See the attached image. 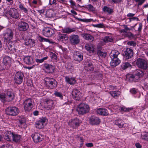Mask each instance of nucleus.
<instances>
[{"label":"nucleus","instance_id":"nucleus-23","mask_svg":"<svg viewBox=\"0 0 148 148\" xmlns=\"http://www.w3.org/2000/svg\"><path fill=\"white\" fill-rule=\"evenodd\" d=\"M86 49L90 53H94L95 49V46L91 43L86 44L85 46Z\"/></svg>","mask_w":148,"mask_h":148},{"label":"nucleus","instance_id":"nucleus-24","mask_svg":"<svg viewBox=\"0 0 148 148\" xmlns=\"http://www.w3.org/2000/svg\"><path fill=\"white\" fill-rule=\"evenodd\" d=\"M74 59L75 60L78 61H82L83 59V56L82 53L78 51L74 52Z\"/></svg>","mask_w":148,"mask_h":148},{"label":"nucleus","instance_id":"nucleus-57","mask_svg":"<svg viewBox=\"0 0 148 148\" xmlns=\"http://www.w3.org/2000/svg\"><path fill=\"white\" fill-rule=\"evenodd\" d=\"M123 27L126 30L127 32L128 31H130L131 30L132 28H133V27H131L129 28L127 26V25H124Z\"/></svg>","mask_w":148,"mask_h":148},{"label":"nucleus","instance_id":"nucleus-6","mask_svg":"<svg viewBox=\"0 0 148 148\" xmlns=\"http://www.w3.org/2000/svg\"><path fill=\"white\" fill-rule=\"evenodd\" d=\"M136 64L138 67L143 69H146L148 67L147 61L142 58H138L136 60Z\"/></svg>","mask_w":148,"mask_h":148},{"label":"nucleus","instance_id":"nucleus-56","mask_svg":"<svg viewBox=\"0 0 148 148\" xmlns=\"http://www.w3.org/2000/svg\"><path fill=\"white\" fill-rule=\"evenodd\" d=\"M2 148H12L11 146L9 144H5L2 146Z\"/></svg>","mask_w":148,"mask_h":148},{"label":"nucleus","instance_id":"nucleus-63","mask_svg":"<svg viewBox=\"0 0 148 148\" xmlns=\"http://www.w3.org/2000/svg\"><path fill=\"white\" fill-rule=\"evenodd\" d=\"M85 145L87 147H91L93 146V144L92 143H86V144Z\"/></svg>","mask_w":148,"mask_h":148},{"label":"nucleus","instance_id":"nucleus-42","mask_svg":"<svg viewBox=\"0 0 148 148\" xmlns=\"http://www.w3.org/2000/svg\"><path fill=\"white\" fill-rule=\"evenodd\" d=\"M143 72L140 70H137L135 71V75L139 77H142L143 75Z\"/></svg>","mask_w":148,"mask_h":148},{"label":"nucleus","instance_id":"nucleus-61","mask_svg":"<svg viewBox=\"0 0 148 148\" xmlns=\"http://www.w3.org/2000/svg\"><path fill=\"white\" fill-rule=\"evenodd\" d=\"M130 92L133 94H136L137 92V91L135 88H132L130 90Z\"/></svg>","mask_w":148,"mask_h":148},{"label":"nucleus","instance_id":"nucleus-8","mask_svg":"<svg viewBox=\"0 0 148 148\" xmlns=\"http://www.w3.org/2000/svg\"><path fill=\"white\" fill-rule=\"evenodd\" d=\"M55 101L50 99H47L45 101V108L47 110H51L53 109L55 107Z\"/></svg>","mask_w":148,"mask_h":148},{"label":"nucleus","instance_id":"nucleus-39","mask_svg":"<svg viewBox=\"0 0 148 148\" xmlns=\"http://www.w3.org/2000/svg\"><path fill=\"white\" fill-rule=\"evenodd\" d=\"M83 7L86 8L90 12L94 11L95 8L91 4L85 5L83 6Z\"/></svg>","mask_w":148,"mask_h":148},{"label":"nucleus","instance_id":"nucleus-14","mask_svg":"<svg viewBox=\"0 0 148 148\" xmlns=\"http://www.w3.org/2000/svg\"><path fill=\"white\" fill-rule=\"evenodd\" d=\"M18 29L20 31H26L29 27V25L27 23L21 21L19 22L18 25Z\"/></svg>","mask_w":148,"mask_h":148},{"label":"nucleus","instance_id":"nucleus-52","mask_svg":"<svg viewBox=\"0 0 148 148\" xmlns=\"http://www.w3.org/2000/svg\"><path fill=\"white\" fill-rule=\"evenodd\" d=\"M69 2L71 4V6L72 8H73L74 7H76V4L75 2L73 0H69Z\"/></svg>","mask_w":148,"mask_h":148},{"label":"nucleus","instance_id":"nucleus-59","mask_svg":"<svg viewBox=\"0 0 148 148\" xmlns=\"http://www.w3.org/2000/svg\"><path fill=\"white\" fill-rule=\"evenodd\" d=\"M87 65L89 67H90L91 69L89 68V69L91 71H93V68L92 66V64L91 63H88Z\"/></svg>","mask_w":148,"mask_h":148},{"label":"nucleus","instance_id":"nucleus-36","mask_svg":"<svg viewBox=\"0 0 148 148\" xmlns=\"http://www.w3.org/2000/svg\"><path fill=\"white\" fill-rule=\"evenodd\" d=\"M115 124L118 126L119 128H122L124 125V121L122 119H118L114 122Z\"/></svg>","mask_w":148,"mask_h":148},{"label":"nucleus","instance_id":"nucleus-17","mask_svg":"<svg viewBox=\"0 0 148 148\" xmlns=\"http://www.w3.org/2000/svg\"><path fill=\"white\" fill-rule=\"evenodd\" d=\"M72 95L73 99L79 100L82 97V94L77 89H74L72 93Z\"/></svg>","mask_w":148,"mask_h":148},{"label":"nucleus","instance_id":"nucleus-48","mask_svg":"<svg viewBox=\"0 0 148 148\" xmlns=\"http://www.w3.org/2000/svg\"><path fill=\"white\" fill-rule=\"evenodd\" d=\"M54 95L56 97H59L61 99H62L63 98V95L60 92L56 91Z\"/></svg>","mask_w":148,"mask_h":148},{"label":"nucleus","instance_id":"nucleus-31","mask_svg":"<svg viewBox=\"0 0 148 148\" xmlns=\"http://www.w3.org/2000/svg\"><path fill=\"white\" fill-rule=\"evenodd\" d=\"M82 35L84 38L90 42L94 40V37L90 34L84 33L82 34Z\"/></svg>","mask_w":148,"mask_h":148},{"label":"nucleus","instance_id":"nucleus-28","mask_svg":"<svg viewBox=\"0 0 148 148\" xmlns=\"http://www.w3.org/2000/svg\"><path fill=\"white\" fill-rule=\"evenodd\" d=\"M65 81L70 85H73L76 82V80L74 77L69 76L65 77Z\"/></svg>","mask_w":148,"mask_h":148},{"label":"nucleus","instance_id":"nucleus-55","mask_svg":"<svg viewBox=\"0 0 148 148\" xmlns=\"http://www.w3.org/2000/svg\"><path fill=\"white\" fill-rule=\"evenodd\" d=\"M94 26L97 27L102 28L104 27V25L103 23H99L94 25Z\"/></svg>","mask_w":148,"mask_h":148},{"label":"nucleus","instance_id":"nucleus-22","mask_svg":"<svg viewBox=\"0 0 148 148\" xmlns=\"http://www.w3.org/2000/svg\"><path fill=\"white\" fill-rule=\"evenodd\" d=\"M89 122L92 125H97L99 123L100 120L98 117L92 116L90 118Z\"/></svg>","mask_w":148,"mask_h":148},{"label":"nucleus","instance_id":"nucleus-5","mask_svg":"<svg viewBox=\"0 0 148 148\" xmlns=\"http://www.w3.org/2000/svg\"><path fill=\"white\" fill-rule=\"evenodd\" d=\"M6 114L11 116L17 115L19 112L18 109L15 107H10L7 108L6 110Z\"/></svg>","mask_w":148,"mask_h":148},{"label":"nucleus","instance_id":"nucleus-51","mask_svg":"<svg viewBox=\"0 0 148 148\" xmlns=\"http://www.w3.org/2000/svg\"><path fill=\"white\" fill-rule=\"evenodd\" d=\"M121 110L124 112H127L130 110L131 108H126L124 106H123L120 108Z\"/></svg>","mask_w":148,"mask_h":148},{"label":"nucleus","instance_id":"nucleus-3","mask_svg":"<svg viewBox=\"0 0 148 148\" xmlns=\"http://www.w3.org/2000/svg\"><path fill=\"white\" fill-rule=\"evenodd\" d=\"M45 82L46 85L51 89L56 88L57 85V82L53 78L46 77L45 79Z\"/></svg>","mask_w":148,"mask_h":148},{"label":"nucleus","instance_id":"nucleus-43","mask_svg":"<svg viewBox=\"0 0 148 148\" xmlns=\"http://www.w3.org/2000/svg\"><path fill=\"white\" fill-rule=\"evenodd\" d=\"M5 95L3 93H0V100L3 102H5L6 101L5 98Z\"/></svg>","mask_w":148,"mask_h":148},{"label":"nucleus","instance_id":"nucleus-32","mask_svg":"<svg viewBox=\"0 0 148 148\" xmlns=\"http://www.w3.org/2000/svg\"><path fill=\"white\" fill-rule=\"evenodd\" d=\"M103 49L100 46L97 47V54L99 56L105 57L106 56V53L103 52Z\"/></svg>","mask_w":148,"mask_h":148},{"label":"nucleus","instance_id":"nucleus-12","mask_svg":"<svg viewBox=\"0 0 148 148\" xmlns=\"http://www.w3.org/2000/svg\"><path fill=\"white\" fill-rule=\"evenodd\" d=\"M32 137L34 142L36 143L42 141L44 138L43 136L38 133L32 134Z\"/></svg>","mask_w":148,"mask_h":148},{"label":"nucleus","instance_id":"nucleus-34","mask_svg":"<svg viewBox=\"0 0 148 148\" xmlns=\"http://www.w3.org/2000/svg\"><path fill=\"white\" fill-rule=\"evenodd\" d=\"M10 58L8 56H5L3 58V62L5 66H10L11 63Z\"/></svg>","mask_w":148,"mask_h":148},{"label":"nucleus","instance_id":"nucleus-30","mask_svg":"<svg viewBox=\"0 0 148 148\" xmlns=\"http://www.w3.org/2000/svg\"><path fill=\"white\" fill-rule=\"evenodd\" d=\"M112 60L110 62V64L111 66L115 67L119 65L121 62V61L118 58H114L111 59Z\"/></svg>","mask_w":148,"mask_h":148},{"label":"nucleus","instance_id":"nucleus-11","mask_svg":"<svg viewBox=\"0 0 148 148\" xmlns=\"http://www.w3.org/2000/svg\"><path fill=\"white\" fill-rule=\"evenodd\" d=\"M42 33L44 36L49 37L54 34V31L52 28L49 27H46L42 30Z\"/></svg>","mask_w":148,"mask_h":148},{"label":"nucleus","instance_id":"nucleus-15","mask_svg":"<svg viewBox=\"0 0 148 148\" xmlns=\"http://www.w3.org/2000/svg\"><path fill=\"white\" fill-rule=\"evenodd\" d=\"M69 40L71 43L73 45H77L80 42V39L77 35L73 34L69 37Z\"/></svg>","mask_w":148,"mask_h":148},{"label":"nucleus","instance_id":"nucleus-25","mask_svg":"<svg viewBox=\"0 0 148 148\" xmlns=\"http://www.w3.org/2000/svg\"><path fill=\"white\" fill-rule=\"evenodd\" d=\"M24 61L25 63L28 65H32L34 62L33 58L30 56L24 57Z\"/></svg>","mask_w":148,"mask_h":148},{"label":"nucleus","instance_id":"nucleus-35","mask_svg":"<svg viewBox=\"0 0 148 148\" xmlns=\"http://www.w3.org/2000/svg\"><path fill=\"white\" fill-rule=\"evenodd\" d=\"M14 134L11 132H8L5 133L4 138L8 141H10L12 139Z\"/></svg>","mask_w":148,"mask_h":148},{"label":"nucleus","instance_id":"nucleus-38","mask_svg":"<svg viewBox=\"0 0 148 148\" xmlns=\"http://www.w3.org/2000/svg\"><path fill=\"white\" fill-rule=\"evenodd\" d=\"M119 54V52L118 51L116 50H113L111 53L110 57L111 59L117 58V56Z\"/></svg>","mask_w":148,"mask_h":148},{"label":"nucleus","instance_id":"nucleus-19","mask_svg":"<svg viewBox=\"0 0 148 148\" xmlns=\"http://www.w3.org/2000/svg\"><path fill=\"white\" fill-rule=\"evenodd\" d=\"M44 67L46 72L49 73H53L55 69V67L50 64H45L44 65Z\"/></svg>","mask_w":148,"mask_h":148},{"label":"nucleus","instance_id":"nucleus-40","mask_svg":"<svg viewBox=\"0 0 148 148\" xmlns=\"http://www.w3.org/2000/svg\"><path fill=\"white\" fill-rule=\"evenodd\" d=\"M121 67L123 69L125 70L127 68L131 66V65L129 62H124L122 64Z\"/></svg>","mask_w":148,"mask_h":148},{"label":"nucleus","instance_id":"nucleus-50","mask_svg":"<svg viewBox=\"0 0 148 148\" xmlns=\"http://www.w3.org/2000/svg\"><path fill=\"white\" fill-rule=\"evenodd\" d=\"M141 138L143 139L148 141V133H146L143 134H142Z\"/></svg>","mask_w":148,"mask_h":148},{"label":"nucleus","instance_id":"nucleus-1","mask_svg":"<svg viewBox=\"0 0 148 148\" xmlns=\"http://www.w3.org/2000/svg\"><path fill=\"white\" fill-rule=\"evenodd\" d=\"M3 15L8 18L18 19L20 18L21 15L18 10L14 8H11L10 9L4 10Z\"/></svg>","mask_w":148,"mask_h":148},{"label":"nucleus","instance_id":"nucleus-41","mask_svg":"<svg viewBox=\"0 0 148 148\" xmlns=\"http://www.w3.org/2000/svg\"><path fill=\"white\" fill-rule=\"evenodd\" d=\"M110 94L114 98L118 97L120 94V92L118 91H110Z\"/></svg>","mask_w":148,"mask_h":148},{"label":"nucleus","instance_id":"nucleus-33","mask_svg":"<svg viewBox=\"0 0 148 148\" xmlns=\"http://www.w3.org/2000/svg\"><path fill=\"white\" fill-rule=\"evenodd\" d=\"M62 31L63 33L69 34L75 31V29L74 28H71L69 27H67L62 29Z\"/></svg>","mask_w":148,"mask_h":148},{"label":"nucleus","instance_id":"nucleus-29","mask_svg":"<svg viewBox=\"0 0 148 148\" xmlns=\"http://www.w3.org/2000/svg\"><path fill=\"white\" fill-rule=\"evenodd\" d=\"M25 45L32 47L35 46V42L34 40L29 38L25 40Z\"/></svg>","mask_w":148,"mask_h":148},{"label":"nucleus","instance_id":"nucleus-27","mask_svg":"<svg viewBox=\"0 0 148 148\" xmlns=\"http://www.w3.org/2000/svg\"><path fill=\"white\" fill-rule=\"evenodd\" d=\"M96 112L98 114L103 116L108 115L109 113L108 111L103 108H99L97 109Z\"/></svg>","mask_w":148,"mask_h":148},{"label":"nucleus","instance_id":"nucleus-9","mask_svg":"<svg viewBox=\"0 0 148 148\" xmlns=\"http://www.w3.org/2000/svg\"><path fill=\"white\" fill-rule=\"evenodd\" d=\"M18 7L21 11L29 15H31L34 13V12H35L34 11H33L30 8H26L24 4L21 3H20Z\"/></svg>","mask_w":148,"mask_h":148},{"label":"nucleus","instance_id":"nucleus-46","mask_svg":"<svg viewBox=\"0 0 148 148\" xmlns=\"http://www.w3.org/2000/svg\"><path fill=\"white\" fill-rule=\"evenodd\" d=\"M38 40L40 42H49L50 41L49 39L44 38L41 36H39L38 37Z\"/></svg>","mask_w":148,"mask_h":148},{"label":"nucleus","instance_id":"nucleus-21","mask_svg":"<svg viewBox=\"0 0 148 148\" xmlns=\"http://www.w3.org/2000/svg\"><path fill=\"white\" fill-rule=\"evenodd\" d=\"M57 38L58 41L64 42L68 40L69 36L66 34L60 33L58 34Z\"/></svg>","mask_w":148,"mask_h":148},{"label":"nucleus","instance_id":"nucleus-44","mask_svg":"<svg viewBox=\"0 0 148 148\" xmlns=\"http://www.w3.org/2000/svg\"><path fill=\"white\" fill-rule=\"evenodd\" d=\"M104 12H107L109 14H110L112 12V10L106 6H104L103 9Z\"/></svg>","mask_w":148,"mask_h":148},{"label":"nucleus","instance_id":"nucleus-64","mask_svg":"<svg viewBox=\"0 0 148 148\" xmlns=\"http://www.w3.org/2000/svg\"><path fill=\"white\" fill-rule=\"evenodd\" d=\"M136 147L137 148H141L142 146L139 143L135 144Z\"/></svg>","mask_w":148,"mask_h":148},{"label":"nucleus","instance_id":"nucleus-18","mask_svg":"<svg viewBox=\"0 0 148 148\" xmlns=\"http://www.w3.org/2000/svg\"><path fill=\"white\" fill-rule=\"evenodd\" d=\"M133 50L129 48H127L123 53L124 58L126 60L131 58L133 56Z\"/></svg>","mask_w":148,"mask_h":148},{"label":"nucleus","instance_id":"nucleus-26","mask_svg":"<svg viewBox=\"0 0 148 148\" xmlns=\"http://www.w3.org/2000/svg\"><path fill=\"white\" fill-rule=\"evenodd\" d=\"M16 43V42L10 41L8 43V49L12 52H14L15 51L16 49L15 44Z\"/></svg>","mask_w":148,"mask_h":148},{"label":"nucleus","instance_id":"nucleus-20","mask_svg":"<svg viewBox=\"0 0 148 148\" xmlns=\"http://www.w3.org/2000/svg\"><path fill=\"white\" fill-rule=\"evenodd\" d=\"M6 101H10L13 100L14 98V95L12 90H8L5 95Z\"/></svg>","mask_w":148,"mask_h":148},{"label":"nucleus","instance_id":"nucleus-16","mask_svg":"<svg viewBox=\"0 0 148 148\" xmlns=\"http://www.w3.org/2000/svg\"><path fill=\"white\" fill-rule=\"evenodd\" d=\"M47 119L45 118H42L36 121L35 123V126L36 128L42 129L44 127V123L46 121Z\"/></svg>","mask_w":148,"mask_h":148},{"label":"nucleus","instance_id":"nucleus-58","mask_svg":"<svg viewBox=\"0 0 148 148\" xmlns=\"http://www.w3.org/2000/svg\"><path fill=\"white\" fill-rule=\"evenodd\" d=\"M40 1V0H33L32 2L33 4L37 5L38 3H39Z\"/></svg>","mask_w":148,"mask_h":148},{"label":"nucleus","instance_id":"nucleus-10","mask_svg":"<svg viewBox=\"0 0 148 148\" xmlns=\"http://www.w3.org/2000/svg\"><path fill=\"white\" fill-rule=\"evenodd\" d=\"M24 75L21 72H16L15 75L14 80L15 82L17 84H20L23 82Z\"/></svg>","mask_w":148,"mask_h":148},{"label":"nucleus","instance_id":"nucleus-4","mask_svg":"<svg viewBox=\"0 0 148 148\" xmlns=\"http://www.w3.org/2000/svg\"><path fill=\"white\" fill-rule=\"evenodd\" d=\"M33 101L31 98H28L24 101L23 105L25 110L30 111L33 107Z\"/></svg>","mask_w":148,"mask_h":148},{"label":"nucleus","instance_id":"nucleus-47","mask_svg":"<svg viewBox=\"0 0 148 148\" xmlns=\"http://www.w3.org/2000/svg\"><path fill=\"white\" fill-rule=\"evenodd\" d=\"M135 76L132 74H130L127 76V78H128L130 82H132L134 80Z\"/></svg>","mask_w":148,"mask_h":148},{"label":"nucleus","instance_id":"nucleus-53","mask_svg":"<svg viewBox=\"0 0 148 148\" xmlns=\"http://www.w3.org/2000/svg\"><path fill=\"white\" fill-rule=\"evenodd\" d=\"M136 2L138 3V5H142L144 2L145 0H134Z\"/></svg>","mask_w":148,"mask_h":148},{"label":"nucleus","instance_id":"nucleus-2","mask_svg":"<svg viewBox=\"0 0 148 148\" xmlns=\"http://www.w3.org/2000/svg\"><path fill=\"white\" fill-rule=\"evenodd\" d=\"M89 110V106L85 103H81L78 107L77 110L79 114H83L88 112Z\"/></svg>","mask_w":148,"mask_h":148},{"label":"nucleus","instance_id":"nucleus-45","mask_svg":"<svg viewBox=\"0 0 148 148\" xmlns=\"http://www.w3.org/2000/svg\"><path fill=\"white\" fill-rule=\"evenodd\" d=\"M112 40V39L111 37L106 36L104 38L103 41L105 42H111Z\"/></svg>","mask_w":148,"mask_h":148},{"label":"nucleus","instance_id":"nucleus-49","mask_svg":"<svg viewBox=\"0 0 148 148\" xmlns=\"http://www.w3.org/2000/svg\"><path fill=\"white\" fill-rule=\"evenodd\" d=\"M127 44L128 46L132 47H136V42L134 41H130L128 42Z\"/></svg>","mask_w":148,"mask_h":148},{"label":"nucleus","instance_id":"nucleus-60","mask_svg":"<svg viewBox=\"0 0 148 148\" xmlns=\"http://www.w3.org/2000/svg\"><path fill=\"white\" fill-rule=\"evenodd\" d=\"M51 58H52L53 59H55V60H56L57 59V57L56 55L54 53H51Z\"/></svg>","mask_w":148,"mask_h":148},{"label":"nucleus","instance_id":"nucleus-54","mask_svg":"<svg viewBox=\"0 0 148 148\" xmlns=\"http://www.w3.org/2000/svg\"><path fill=\"white\" fill-rule=\"evenodd\" d=\"M126 35V36L129 38H133L134 37L133 34L130 32H127Z\"/></svg>","mask_w":148,"mask_h":148},{"label":"nucleus","instance_id":"nucleus-13","mask_svg":"<svg viewBox=\"0 0 148 148\" xmlns=\"http://www.w3.org/2000/svg\"><path fill=\"white\" fill-rule=\"evenodd\" d=\"M81 123L79 119L77 118H75L71 119L69 122V125L73 128H75L79 126Z\"/></svg>","mask_w":148,"mask_h":148},{"label":"nucleus","instance_id":"nucleus-7","mask_svg":"<svg viewBox=\"0 0 148 148\" xmlns=\"http://www.w3.org/2000/svg\"><path fill=\"white\" fill-rule=\"evenodd\" d=\"M3 36L5 40L7 42H8L12 39L13 37V32L11 29L9 28L7 29L4 31Z\"/></svg>","mask_w":148,"mask_h":148},{"label":"nucleus","instance_id":"nucleus-62","mask_svg":"<svg viewBox=\"0 0 148 148\" xmlns=\"http://www.w3.org/2000/svg\"><path fill=\"white\" fill-rule=\"evenodd\" d=\"M142 23H140L139 24V27L138 28V31L139 32H140L142 28Z\"/></svg>","mask_w":148,"mask_h":148},{"label":"nucleus","instance_id":"nucleus-37","mask_svg":"<svg viewBox=\"0 0 148 148\" xmlns=\"http://www.w3.org/2000/svg\"><path fill=\"white\" fill-rule=\"evenodd\" d=\"M21 138V136L20 135L14 134L12 140L14 142H18L20 141Z\"/></svg>","mask_w":148,"mask_h":148}]
</instances>
